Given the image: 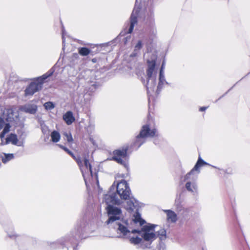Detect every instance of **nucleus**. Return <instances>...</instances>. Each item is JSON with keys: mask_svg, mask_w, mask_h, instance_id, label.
Listing matches in <instances>:
<instances>
[{"mask_svg": "<svg viewBox=\"0 0 250 250\" xmlns=\"http://www.w3.org/2000/svg\"><path fill=\"white\" fill-rule=\"evenodd\" d=\"M50 137L51 138V141L53 143L58 142L61 138L60 134L58 131L56 130H54L51 133Z\"/></svg>", "mask_w": 250, "mask_h": 250, "instance_id": "obj_24", "label": "nucleus"}, {"mask_svg": "<svg viewBox=\"0 0 250 250\" xmlns=\"http://www.w3.org/2000/svg\"><path fill=\"white\" fill-rule=\"evenodd\" d=\"M208 108V106H202V107H201L199 108V111H201V112L205 111Z\"/></svg>", "mask_w": 250, "mask_h": 250, "instance_id": "obj_35", "label": "nucleus"}, {"mask_svg": "<svg viewBox=\"0 0 250 250\" xmlns=\"http://www.w3.org/2000/svg\"><path fill=\"white\" fill-rule=\"evenodd\" d=\"M5 122L0 117V130L4 127Z\"/></svg>", "mask_w": 250, "mask_h": 250, "instance_id": "obj_33", "label": "nucleus"}, {"mask_svg": "<svg viewBox=\"0 0 250 250\" xmlns=\"http://www.w3.org/2000/svg\"><path fill=\"white\" fill-rule=\"evenodd\" d=\"M14 111L12 108H5L0 117L5 122L2 132L0 133V138L3 139L5 135L10 131L11 125L10 123L14 120Z\"/></svg>", "mask_w": 250, "mask_h": 250, "instance_id": "obj_7", "label": "nucleus"}, {"mask_svg": "<svg viewBox=\"0 0 250 250\" xmlns=\"http://www.w3.org/2000/svg\"><path fill=\"white\" fill-rule=\"evenodd\" d=\"M79 53L82 56H86L90 54L91 50L87 47H83L78 48Z\"/></svg>", "mask_w": 250, "mask_h": 250, "instance_id": "obj_29", "label": "nucleus"}, {"mask_svg": "<svg viewBox=\"0 0 250 250\" xmlns=\"http://www.w3.org/2000/svg\"><path fill=\"white\" fill-rule=\"evenodd\" d=\"M174 206L178 213L182 212V209L184 208L181 205L180 196L176 197L175 200Z\"/></svg>", "mask_w": 250, "mask_h": 250, "instance_id": "obj_22", "label": "nucleus"}, {"mask_svg": "<svg viewBox=\"0 0 250 250\" xmlns=\"http://www.w3.org/2000/svg\"><path fill=\"white\" fill-rule=\"evenodd\" d=\"M73 250H76V248L75 247H74Z\"/></svg>", "mask_w": 250, "mask_h": 250, "instance_id": "obj_39", "label": "nucleus"}, {"mask_svg": "<svg viewBox=\"0 0 250 250\" xmlns=\"http://www.w3.org/2000/svg\"><path fill=\"white\" fill-rule=\"evenodd\" d=\"M87 224L84 219L78 222L75 228L64 237H62L56 242H49L48 243L50 248L55 249L58 248L59 244L62 246H65L70 243L71 245L77 244L79 239L85 238L84 233L86 231Z\"/></svg>", "mask_w": 250, "mask_h": 250, "instance_id": "obj_2", "label": "nucleus"}, {"mask_svg": "<svg viewBox=\"0 0 250 250\" xmlns=\"http://www.w3.org/2000/svg\"><path fill=\"white\" fill-rule=\"evenodd\" d=\"M43 106L46 110H50L55 107V105L52 102H47L44 104Z\"/></svg>", "mask_w": 250, "mask_h": 250, "instance_id": "obj_30", "label": "nucleus"}, {"mask_svg": "<svg viewBox=\"0 0 250 250\" xmlns=\"http://www.w3.org/2000/svg\"><path fill=\"white\" fill-rule=\"evenodd\" d=\"M92 62H95V59H92Z\"/></svg>", "mask_w": 250, "mask_h": 250, "instance_id": "obj_37", "label": "nucleus"}, {"mask_svg": "<svg viewBox=\"0 0 250 250\" xmlns=\"http://www.w3.org/2000/svg\"><path fill=\"white\" fill-rule=\"evenodd\" d=\"M134 219L132 220H128V222L131 223V225L132 228V222L134 223H139L140 226H143L145 224V221L141 218V214L138 212H136L135 213L134 215Z\"/></svg>", "mask_w": 250, "mask_h": 250, "instance_id": "obj_19", "label": "nucleus"}, {"mask_svg": "<svg viewBox=\"0 0 250 250\" xmlns=\"http://www.w3.org/2000/svg\"><path fill=\"white\" fill-rule=\"evenodd\" d=\"M84 167H85V169L87 170V174L89 173H90V175H91V176H92V171L91 165L89 163V160L87 159H86V158H85L84 160V166H83V164L82 163L81 168L80 167V169L81 170V171H82V173L83 179L84 180L85 184L86 185L87 183H86V176L87 172H86V171H84V169H83Z\"/></svg>", "mask_w": 250, "mask_h": 250, "instance_id": "obj_10", "label": "nucleus"}, {"mask_svg": "<svg viewBox=\"0 0 250 250\" xmlns=\"http://www.w3.org/2000/svg\"><path fill=\"white\" fill-rule=\"evenodd\" d=\"M54 71V69L52 68L42 76L35 78L34 81L31 82L26 88L24 91L25 96H31L39 91L42 88L44 81L52 76Z\"/></svg>", "mask_w": 250, "mask_h": 250, "instance_id": "obj_5", "label": "nucleus"}, {"mask_svg": "<svg viewBox=\"0 0 250 250\" xmlns=\"http://www.w3.org/2000/svg\"><path fill=\"white\" fill-rule=\"evenodd\" d=\"M14 158V155L13 153H3V156H1V160L3 163L6 164Z\"/></svg>", "mask_w": 250, "mask_h": 250, "instance_id": "obj_23", "label": "nucleus"}, {"mask_svg": "<svg viewBox=\"0 0 250 250\" xmlns=\"http://www.w3.org/2000/svg\"><path fill=\"white\" fill-rule=\"evenodd\" d=\"M157 136V130L156 128L151 129L148 125H145L142 126L134 141L130 145V148L132 150H137L142 145L146 143L147 138H152Z\"/></svg>", "mask_w": 250, "mask_h": 250, "instance_id": "obj_4", "label": "nucleus"}, {"mask_svg": "<svg viewBox=\"0 0 250 250\" xmlns=\"http://www.w3.org/2000/svg\"><path fill=\"white\" fill-rule=\"evenodd\" d=\"M179 214L182 216V217L185 219H187L188 218L189 216H191L192 213L189 209L184 208L182 209V212L179 213Z\"/></svg>", "mask_w": 250, "mask_h": 250, "instance_id": "obj_27", "label": "nucleus"}, {"mask_svg": "<svg viewBox=\"0 0 250 250\" xmlns=\"http://www.w3.org/2000/svg\"><path fill=\"white\" fill-rule=\"evenodd\" d=\"M64 135L68 143L72 142L73 138L70 133L65 132Z\"/></svg>", "mask_w": 250, "mask_h": 250, "instance_id": "obj_32", "label": "nucleus"}, {"mask_svg": "<svg viewBox=\"0 0 250 250\" xmlns=\"http://www.w3.org/2000/svg\"><path fill=\"white\" fill-rule=\"evenodd\" d=\"M121 200H127L125 208L129 211H133L137 205L136 200L131 195L128 184L124 180L117 184H113L108 193L104 195V201L107 205L106 210L108 219L105 224L115 230L119 235L118 238H125L132 227L128 220L123 217L121 209L114 206L122 204Z\"/></svg>", "mask_w": 250, "mask_h": 250, "instance_id": "obj_1", "label": "nucleus"}, {"mask_svg": "<svg viewBox=\"0 0 250 250\" xmlns=\"http://www.w3.org/2000/svg\"><path fill=\"white\" fill-rule=\"evenodd\" d=\"M164 67H165V63H164V62H163L162 64L161 67V68H160V70L159 74H164Z\"/></svg>", "mask_w": 250, "mask_h": 250, "instance_id": "obj_34", "label": "nucleus"}, {"mask_svg": "<svg viewBox=\"0 0 250 250\" xmlns=\"http://www.w3.org/2000/svg\"><path fill=\"white\" fill-rule=\"evenodd\" d=\"M185 183V188L188 191L193 194L197 192L198 186L196 182H187Z\"/></svg>", "mask_w": 250, "mask_h": 250, "instance_id": "obj_16", "label": "nucleus"}, {"mask_svg": "<svg viewBox=\"0 0 250 250\" xmlns=\"http://www.w3.org/2000/svg\"><path fill=\"white\" fill-rule=\"evenodd\" d=\"M62 43L63 44L64 43V35H63V32H62Z\"/></svg>", "mask_w": 250, "mask_h": 250, "instance_id": "obj_36", "label": "nucleus"}, {"mask_svg": "<svg viewBox=\"0 0 250 250\" xmlns=\"http://www.w3.org/2000/svg\"><path fill=\"white\" fill-rule=\"evenodd\" d=\"M154 144H156V141H154Z\"/></svg>", "mask_w": 250, "mask_h": 250, "instance_id": "obj_40", "label": "nucleus"}, {"mask_svg": "<svg viewBox=\"0 0 250 250\" xmlns=\"http://www.w3.org/2000/svg\"><path fill=\"white\" fill-rule=\"evenodd\" d=\"M11 143L14 145L18 146H23V143H18V139L16 134L14 133H10L6 138L5 142L4 145H7Z\"/></svg>", "mask_w": 250, "mask_h": 250, "instance_id": "obj_13", "label": "nucleus"}, {"mask_svg": "<svg viewBox=\"0 0 250 250\" xmlns=\"http://www.w3.org/2000/svg\"><path fill=\"white\" fill-rule=\"evenodd\" d=\"M205 165H209V164L199 156L193 168L183 177V182H196L200 173V168Z\"/></svg>", "mask_w": 250, "mask_h": 250, "instance_id": "obj_6", "label": "nucleus"}, {"mask_svg": "<svg viewBox=\"0 0 250 250\" xmlns=\"http://www.w3.org/2000/svg\"><path fill=\"white\" fill-rule=\"evenodd\" d=\"M140 9V6L138 5L137 0H136L134 9L130 18V26L127 31V33L128 34L132 33L133 30L134 25L137 23V16L138 15Z\"/></svg>", "mask_w": 250, "mask_h": 250, "instance_id": "obj_9", "label": "nucleus"}, {"mask_svg": "<svg viewBox=\"0 0 250 250\" xmlns=\"http://www.w3.org/2000/svg\"><path fill=\"white\" fill-rule=\"evenodd\" d=\"M167 84L168 83L166 81L165 79L164 74H159V83L157 86V89L156 91L157 94H159L160 92L162 89L163 88L164 84Z\"/></svg>", "mask_w": 250, "mask_h": 250, "instance_id": "obj_17", "label": "nucleus"}, {"mask_svg": "<svg viewBox=\"0 0 250 250\" xmlns=\"http://www.w3.org/2000/svg\"><path fill=\"white\" fill-rule=\"evenodd\" d=\"M155 67V61H148V68L146 71L147 78L148 79L146 84L147 93L149 92V89L153 90L156 84V77H153L152 74Z\"/></svg>", "mask_w": 250, "mask_h": 250, "instance_id": "obj_8", "label": "nucleus"}, {"mask_svg": "<svg viewBox=\"0 0 250 250\" xmlns=\"http://www.w3.org/2000/svg\"><path fill=\"white\" fill-rule=\"evenodd\" d=\"M5 230L8 236L12 239H20L21 236L16 234L14 230L13 226H7L5 228Z\"/></svg>", "mask_w": 250, "mask_h": 250, "instance_id": "obj_14", "label": "nucleus"}, {"mask_svg": "<svg viewBox=\"0 0 250 250\" xmlns=\"http://www.w3.org/2000/svg\"><path fill=\"white\" fill-rule=\"evenodd\" d=\"M142 81L143 83H145V80L144 79H142Z\"/></svg>", "mask_w": 250, "mask_h": 250, "instance_id": "obj_38", "label": "nucleus"}, {"mask_svg": "<svg viewBox=\"0 0 250 250\" xmlns=\"http://www.w3.org/2000/svg\"><path fill=\"white\" fill-rule=\"evenodd\" d=\"M129 241L130 243L134 245H137L140 244V248H141V243L144 242L141 238L138 236L131 237L129 238Z\"/></svg>", "mask_w": 250, "mask_h": 250, "instance_id": "obj_25", "label": "nucleus"}, {"mask_svg": "<svg viewBox=\"0 0 250 250\" xmlns=\"http://www.w3.org/2000/svg\"><path fill=\"white\" fill-rule=\"evenodd\" d=\"M123 159V158H120V157H113V159L116 161L118 163L120 164L121 165H125V162Z\"/></svg>", "mask_w": 250, "mask_h": 250, "instance_id": "obj_31", "label": "nucleus"}, {"mask_svg": "<svg viewBox=\"0 0 250 250\" xmlns=\"http://www.w3.org/2000/svg\"><path fill=\"white\" fill-rule=\"evenodd\" d=\"M144 22L148 26L150 30H152L153 32H154L155 30L154 14L151 11L145 16Z\"/></svg>", "mask_w": 250, "mask_h": 250, "instance_id": "obj_11", "label": "nucleus"}, {"mask_svg": "<svg viewBox=\"0 0 250 250\" xmlns=\"http://www.w3.org/2000/svg\"><path fill=\"white\" fill-rule=\"evenodd\" d=\"M128 147H125L122 149L115 150L113 152V156L120 157V158H125L127 156Z\"/></svg>", "mask_w": 250, "mask_h": 250, "instance_id": "obj_20", "label": "nucleus"}, {"mask_svg": "<svg viewBox=\"0 0 250 250\" xmlns=\"http://www.w3.org/2000/svg\"><path fill=\"white\" fill-rule=\"evenodd\" d=\"M20 110L26 113L35 114L37 111V106L35 104H27L21 106Z\"/></svg>", "mask_w": 250, "mask_h": 250, "instance_id": "obj_12", "label": "nucleus"}, {"mask_svg": "<svg viewBox=\"0 0 250 250\" xmlns=\"http://www.w3.org/2000/svg\"><path fill=\"white\" fill-rule=\"evenodd\" d=\"M155 226L153 224H148L143 226L141 230L132 228L129 231V233L140 234L144 240L143 241L144 242L141 243V249L150 248L152 242L157 238L156 234L154 232Z\"/></svg>", "mask_w": 250, "mask_h": 250, "instance_id": "obj_3", "label": "nucleus"}, {"mask_svg": "<svg viewBox=\"0 0 250 250\" xmlns=\"http://www.w3.org/2000/svg\"><path fill=\"white\" fill-rule=\"evenodd\" d=\"M164 212L166 213L167 220L172 223H175L177 220V214L172 210L170 209L165 210Z\"/></svg>", "mask_w": 250, "mask_h": 250, "instance_id": "obj_18", "label": "nucleus"}, {"mask_svg": "<svg viewBox=\"0 0 250 250\" xmlns=\"http://www.w3.org/2000/svg\"><path fill=\"white\" fill-rule=\"evenodd\" d=\"M143 46L142 42L140 40L138 41L137 44L135 45L134 47V50L132 54H131V57H135L137 55L138 53L139 52L140 50L142 48Z\"/></svg>", "mask_w": 250, "mask_h": 250, "instance_id": "obj_26", "label": "nucleus"}, {"mask_svg": "<svg viewBox=\"0 0 250 250\" xmlns=\"http://www.w3.org/2000/svg\"><path fill=\"white\" fill-rule=\"evenodd\" d=\"M57 146L60 147L61 148L64 150L66 153L69 154L76 161L77 163L79 165V167L81 168L82 165V159L80 156H75L73 153L66 147L64 146L63 145L58 144Z\"/></svg>", "mask_w": 250, "mask_h": 250, "instance_id": "obj_15", "label": "nucleus"}, {"mask_svg": "<svg viewBox=\"0 0 250 250\" xmlns=\"http://www.w3.org/2000/svg\"><path fill=\"white\" fill-rule=\"evenodd\" d=\"M157 237H159L160 240L162 241L166 239V231L164 229H162L155 233Z\"/></svg>", "mask_w": 250, "mask_h": 250, "instance_id": "obj_28", "label": "nucleus"}, {"mask_svg": "<svg viewBox=\"0 0 250 250\" xmlns=\"http://www.w3.org/2000/svg\"><path fill=\"white\" fill-rule=\"evenodd\" d=\"M63 119L68 125H70L75 121V118L73 116V113L70 111H67L63 116Z\"/></svg>", "mask_w": 250, "mask_h": 250, "instance_id": "obj_21", "label": "nucleus"}]
</instances>
